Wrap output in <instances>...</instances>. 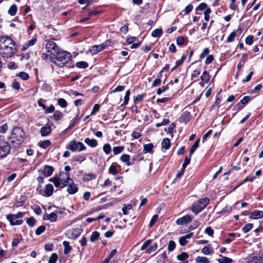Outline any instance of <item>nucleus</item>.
Masks as SVG:
<instances>
[{
  "mask_svg": "<svg viewBox=\"0 0 263 263\" xmlns=\"http://www.w3.org/2000/svg\"><path fill=\"white\" fill-rule=\"evenodd\" d=\"M63 117V114L59 110H57L52 116L53 119L55 121H59Z\"/></svg>",
  "mask_w": 263,
  "mask_h": 263,
  "instance_id": "nucleus-32",
  "label": "nucleus"
},
{
  "mask_svg": "<svg viewBox=\"0 0 263 263\" xmlns=\"http://www.w3.org/2000/svg\"><path fill=\"white\" fill-rule=\"evenodd\" d=\"M63 243L64 247V253L65 254H67L70 252L71 248L69 245V242L67 241H64Z\"/></svg>",
  "mask_w": 263,
  "mask_h": 263,
  "instance_id": "nucleus-28",
  "label": "nucleus"
},
{
  "mask_svg": "<svg viewBox=\"0 0 263 263\" xmlns=\"http://www.w3.org/2000/svg\"><path fill=\"white\" fill-rule=\"evenodd\" d=\"M157 247H158V245L156 243H155V244H154L153 246H152L151 247H150L146 251V252L148 254H150L152 252H154L156 250V249H157Z\"/></svg>",
  "mask_w": 263,
  "mask_h": 263,
  "instance_id": "nucleus-50",
  "label": "nucleus"
},
{
  "mask_svg": "<svg viewBox=\"0 0 263 263\" xmlns=\"http://www.w3.org/2000/svg\"><path fill=\"white\" fill-rule=\"evenodd\" d=\"M130 95V91L129 90H127L125 93V95L124 96V103L122 105H126L128 103Z\"/></svg>",
  "mask_w": 263,
  "mask_h": 263,
  "instance_id": "nucleus-53",
  "label": "nucleus"
},
{
  "mask_svg": "<svg viewBox=\"0 0 263 263\" xmlns=\"http://www.w3.org/2000/svg\"><path fill=\"white\" fill-rule=\"evenodd\" d=\"M170 140L168 138H164L161 143L162 148L167 149L170 146Z\"/></svg>",
  "mask_w": 263,
  "mask_h": 263,
  "instance_id": "nucleus-23",
  "label": "nucleus"
},
{
  "mask_svg": "<svg viewBox=\"0 0 263 263\" xmlns=\"http://www.w3.org/2000/svg\"><path fill=\"white\" fill-rule=\"evenodd\" d=\"M25 133L23 128L20 127H15L12 130L10 137L11 143L18 145L23 142Z\"/></svg>",
  "mask_w": 263,
  "mask_h": 263,
  "instance_id": "nucleus-4",
  "label": "nucleus"
},
{
  "mask_svg": "<svg viewBox=\"0 0 263 263\" xmlns=\"http://www.w3.org/2000/svg\"><path fill=\"white\" fill-rule=\"evenodd\" d=\"M236 35V33L235 31L232 32L230 33V34L228 36V37H227L226 42L228 43L232 42V41H233Z\"/></svg>",
  "mask_w": 263,
  "mask_h": 263,
  "instance_id": "nucleus-44",
  "label": "nucleus"
},
{
  "mask_svg": "<svg viewBox=\"0 0 263 263\" xmlns=\"http://www.w3.org/2000/svg\"><path fill=\"white\" fill-rule=\"evenodd\" d=\"M53 191V187L51 184H48L46 185L45 189V194L46 196L49 197L52 195Z\"/></svg>",
  "mask_w": 263,
  "mask_h": 263,
  "instance_id": "nucleus-19",
  "label": "nucleus"
},
{
  "mask_svg": "<svg viewBox=\"0 0 263 263\" xmlns=\"http://www.w3.org/2000/svg\"><path fill=\"white\" fill-rule=\"evenodd\" d=\"M205 233L209 235V236H213L214 234V231L210 227H207L205 230Z\"/></svg>",
  "mask_w": 263,
  "mask_h": 263,
  "instance_id": "nucleus-63",
  "label": "nucleus"
},
{
  "mask_svg": "<svg viewBox=\"0 0 263 263\" xmlns=\"http://www.w3.org/2000/svg\"><path fill=\"white\" fill-rule=\"evenodd\" d=\"M192 220V217L190 215H185L176 220V223L178 225H183L190 222Z\"/></svg>",
  "mask_w": 263,
  "mask_h": 263,
  "instance_id": "nucleus-10",
  "label": "nucleus"
},
{
  "mask_svg": "<svg viewBox=\"0 0 263 263\" xmlns=\"http://www.w3.org/2000/svg\"><path fill=\"white\" fill-rule=\"evenodd\" d=\"M202 252L205 255H209L212 253V251L209 247L205 246L202 249Z\"/></svg>",
  "mask_w": 263,
  "mask_h": 263,
  "instance_id": "nucleus-58",
  "label": "nucleus"
},
{
  "mask_svg": "<svg viewBox=\"0 0 263 263\" xmlns=\"http://www.w3.org/2000/svg\"><path fill=\"white\" fill-rule=\"evenodd\" d=\"M36 220L33 217H30L29 218H27L26 220V222L28 224V225L30 227H33L36 223Z\"/></svg>",
  "mask_w": 263,
  "mask_h": 263,
  "instance_id": "nucleus-43",
  "label": "nucleus"
},
{
  "mask_svg": "<svg viewBox=\"0 0 263 263\" xmlns=\"http://www.w3.org/2000/svg\"><path fill=\"white\" fill-rule=\"evenodd\" d=\"M162 34V30L157 28L152 32L151 35L154 37H159Z\"/></svg>",
  "mask_w": 263,
  "mask_h": 263,
  "instance_id": "nucleus-26",
  "label": "nucleus"
},
{
  "mask_svg": "<svg viewBox=\"0 0 263 263\" xmlns=\"http://www.w3.org/2000/svg\"><path fill=\"white\" fill-rule=\"evenodd\" d=\"M250 217L252 219H259L262 218L263 217V212L258 210L254 211L251 213Z\"/></svg>",
  "mask_w": 263,
  "mask_h": 263,
  "instance_id": "nucleus-17",
  "label": "nucleus"
},
{
  "mask_svg": "<svg viewBox=\"0 0 263 263\" xmlns=\"http://www.w3.org/2000/svg\"><path fill=\"white\" fill-rule=\"evenodd\" d=\"M100 107V106L99 104H95V105L93 106L92 110L91 112V115H92L95 114L97 111H99Z\"/></svg>",
  "mask_w": 263,
  "mask_h": 263,
  "instance_id": "nucleus-62",
  "label": "nucleus"
},
{
  "mask_svg": "<svg viewBox=\"0 0 263 263\" xmlns=\"http://www.w3.org/2000/svg\"><path fill=\"white\" fill-rule=\"evenodd\" d=\"M200 78L204 83H208L210 81V76L207 71H204L203 72Z\"/></svg>",
  "mask_w": 263,
  "mask_h": 263,
  "instance_id": "nucleus-22",
  "label": "nucleus"
},
{
  "mask_svg": "<svg viewBox=\"0 0 263 263\" xmlns=\"http://www.w3.org/2000/svg\"><path fill=\"white\" fill-rule=\"evenodd\" d=\"M109 172L110 173L113 174V175H116L118 173V171L116 168V166L112 165L110 166L109 168Z\"/></svg>",
  "mask_w": 263,
  "mask_h": 263,
  "instance_id": "nucleus-54",
  "label": "nucleus"
},
{
  "mask_svg": "<svg viewBox=\"0 0 263 263\" xmlns=\"http://www.w3.org/2000/svg\"><path fill=\"white\" fill-rule=\"evenodd\" d=\"M176 42L178 45H182L184 43V38L183 36H180L177 38Z\"/></svg>",
  "mask_w": 263,
  "mask_h": 263,
  "instance_id": "nucleus-61",
  "label": "nucleus"
},
{
  "mask_svg": "<svg viewBox=\"0 0 263 263\" xmlns=\"http://www.w3.org/2000/svg\"><path fill=\"white\" fill-rule=\"evenodd\" d=\"M58 104L62 107L65 108L67 106V103L64 99L60 98L58 100Z\"/></svg>",
  "mask_w": 263,
  "mask_h": 263,
  "instance_id": "nucleus-45",
  "label": "nucleus"
},
{
  "mask_svg": "<svg viewBox=\"0 0 263 263\" xmlns=\"http://www.w3.org/2000/svg\"><path fill=\"white\" fill-rule=\"evenodd\" d=\"M57 215L54 212H52L50 214H46L45 215L44 219L48 220L52 222H54L57 221Z\"/></svg>",
  "mask_w": 263,
  "mask_h": 263,
  "instance_id": "nucleus-15",
  "label": "nucleus"
},
{
  "mask_svg": "<svg viewBox=\"0 0 263 263\" xmlns=\"http://www.w3.org/2000/svg\"><path fill=\"white\" fill-rule=\"evenodd\" d=\"M188 257L189 255L186 252H182L180 254L177 256V259L181 261L186 260V259Z\"/></svg>",
  "mask_w": 263,
  "mask_h": 263,
  "instance_id": "nucleus-30",
  "label": "nucleus"
},
{
  "mask_svg": "<svg viewBox=\"0 0 263 263\" xmlns=\"http://www.w3.org/2000/svg\"><path fill=\"white\" fill-rule=\"evenodd\" d=\"M201 72L200 68H197L193 71L191 74V79L193 80L195 78H197Z\"/></svg>",
  "mask_w": 263,
  "mask_h": 263,
  "instance_id": "nucleus-41",
  "label": "nucleus"
},
{
  "mask_svg": "<svg viewBox=\"0 0 263 263\" xmlns=\"http://www.w3.org/2000/svg\"><path fill=\"white\" fill-rule=\"evenodd\" d=\"M51 132V126L46 124L44 125L40 130V133L42 136L45 137L48 136Z\"/></svg>",
  "mask_w": 263,
  "mask_h": 263,
  "instance_id": "nucleus-11",
  "label": "nucleus"
},
{
  "mask_svg": "<svg viewBox=\"0 0 263 263\" xmlns=\"http://www.w3.org/2000/svg\"><path fill=\"white\" fill-rule=\"evenodd\" d=\"M22 240V237L21 236H18L16 238H14L12 242V246L14 247H16L17 245L19 243V242Z\"/></svg>",
  "mask_w": 263,
  "mask_h": 263,
  "instance_id": "nucleus-48",
  "label": "nucleus"
},
{
  "mask_svg": "<svg viewBox=\"0 0 263 263\" xmlns=\"http://www.w3.org/2000/svg\"><path fill=\"white\" fill-rule=\"evenodd\" d=\"M18 76L23 80H27L29 79L28 74L25 72H20Z\"/></svg>",
  "mask_w": 263,
  "mask_h": 263,
  "instance_id": "nucleus-52",
  "label": "nucleus"
},
{
  "mask_svg": "<svg viewBox=\"0 0 263 263\" xmlns=\"http://www.w3.org/2000/svg\"><path fill=\"white\" fill-rule=\"evenodd\" d=\"M124 146H115L113 148V152L114 155H116L118 154H120L123 152L124 150Z\"/></svg>",
  "mask_w": 263,
  "mask_h": 263,
  "instance_id": "nucleus-33",
  "label": "nucleus"
},
{
  "mask_svg": "<svg viewBox=\"0 0 263 263\" xmlns=\"http://www.w3.org/2000/svg\"><path fill=\"white\" fill-rule=\"evenodd\" d=\"M190 160H191L190 155L189 156V157H186L185 158L184 162L182 164V167H183V170H184L185 168L187 166V165L189 164V163L190 162Z\"/></svg>",
  "mask_w": 263,
  "mask_h": 263,
  "instance_id": "nucleus-57",
  "label": "nucleus"
},
{
  "mask_svg": "<svg viewBox=\"0 0 263 263\" xmlns=\"http://www.w3.org/2000/svg\"><path fill=\"white\" fill-rule=\"evenodd\" d=\"M248 263H263V258L260 256H254L249 259Z\"/></svg>",
  "mask_w": 263,
  "mask_h": 263,
  "instance_id": "nucleus-21",
  "label": "nucleus"
},
{
  "mask_svg": "<svg viewBox=\"0 0 263 263\" xmlns=\"http://www.w3.org/2000/svg\"><path fill=\"white\" fill-rule=\"evenodd\" d=\"M84 142L91 147H95L98 145V142L94 139L86 138L85 139Z\"/></svg>",
  "mask_w": 263,
  "mask_h": 263,
  "instance_id": "nucleus-18",
  "label": "nucleus"
},
{
  "mask_svg": "<svg viewBox=\"0 0 263 263\" xmlns=\"http://www.w3.org/2000/svg\"><path fill=\"white\" fill-rule=\"evenodd\" d=\"M17 11V6L15 5H12L8 10V13L11 16L14 15Z\"/></svg>",
  "mask_w": 263,
  "mask_h": 263,
  "instance_id": "nucleus-35",
  "label": "nucleus"
},
{
  "mask_svg": "<svg viewBox=\"0 0 263 263\" xmlns=\"http://www.w3.org/2000/svg\"><path fill=\"white\" fill-rule=\"evenodd\" d=\"M176 248V243L173 240L170 241L168 247H167V250L170 251H173Z\"/></svg>",
  "mask_w": 263,
  "mask_h": 263,
  "instance_id": "nucleus-40",
  "label": "nucleus"
},
{
  "mask_svg": "<svg viewBox=\"0 0 263 263\" xmlns=\"http://www.w3.org/2000/svg\"><path fill=\"white\" fill-rule=\"evenodd\" d=\"M209 53V49L208 48H204L202 53L200 55V58L203 59L208 55Z\"/></svg>",
  "mask_w": 263,
  "mask_h": 263,
  "instance_id": "nucleus-55",
  "label": "nucleus"
},
{
  "mask_svg": "<svg viewBox=\"0 0 263 263\" xmlns=\"http://www.w3.org/2000/svg\"><path fill=\"white\" fill-rule=\"evenodd\" d=\"M193 6L192 4L188 5L184 9V12L185 14H189L192 10Z\"/></svg>",
  "mask_w": 263,
  "mask_h": 263,
  "instance_id": "nucleus-59",
  "label": "nucleus"
},
{
  "mask_svg": "<svg viewBox=\"0 0 263 263\" xmlns=\"http://www.w3.org/2000/svg\"><path fill=\"white\" fill-rule=\"evenodd\" d=\"M196 261L197 262H200V263H208L209 261L208 258L206 257H201L198 256L196 258Z\"/></svg>",
  "mask_w": 263,
  "mask_h": 263,
  "instance_id": "nucleus-42",
  "label": "nucleus"
},
{
  "mask_svg": "<svg viewBox=\"0 0 263 263\" xmlns=\"http://www.w3.org/2000/svg\"><path fill=\"white\" fill-rule=\"evenodd\" d=\"M218 261L219 263H231L232 260L227 257H222L221 258H219L218 259Z\"/></svg>",
  "mask_w": 263,
  "mask_h": 263,
  "instance_id": "nucleus-37",
  "label": "nucleus"
},
{
  "mask_svg": "<svg viewBox=\"0 0 263 263\" xmlns=\"http://www.w3.org/2000/svg\"><path fill=\"white\" fill-rule=\"evenodd\" d=\"M67 148L72 152H81L86 148L84 145L80 142H77L75 140H72L68 143Z\"/></svg>",
  "mask_w": 263,
  "mask_h": 263,
  "instance_id": "nucleus-7",
  "label": "nucleus"
},
{
  "mask_svg": "<svg viewBox=\"0 0 263 263\" xmlns=\"http://www.w3.org/2000/svg\"><path fill=\"white\" fill-rule=\"evenodd\" d=\"M100 236V234L97 231L93 232L90 236V240L91 242H95L96 240H97Z\"/></svg>",
  "mask_w": 263,
  "mask_h": 263,
  "instance_id": "nucleus-31",
  "label": "nucleus"
},
{
  "mask_svg": "<svg viewBox=\"0 0 263 263\" xmlns=\"http://www.w3.org/2000/svg\"><path fill=\"white\" fill-rule=\"evenodd\" d=\"M46 229V228L44 226H41L39 227L36 231H35V234L37 235H41L42 233H43Z\"/></svg>",
  "mask_w": 263,
  "mask_h": 263,
  "instance_id": "nucleus-47",
  "label": "nucleus"
},
{
  "mask_svg": "<svg viewBox=\"0 0 263 263\" xmlns=\"http://www.w3.org/2000/svg\"><path fill=\"white\" fill-rule=\"evenodd\" d=\"M54 171V168L52 166L50 165H45L43 173L46 177H49L51 176Z\"/></svg>",
  "mask_w": 263,
  "mask_h": 263,
  "instance_id": "nucleus-16",
  "label": "nucleus"
},
{
  "mask_svg": "<svg viewBox=\"0 0 263 263\" xmlns=\"http://www.w3.org/2000/svg\"><path fill=\"white\" fill-rule=\"evenodd\" d=\"M208 7V5L205 3H201L196 8V11H202Z\"/></svg>",
  "mask_w": 263,
  "mask_h": 263,
  "instance_id": "nucleus-49",
  "label": "nucleus"
},
{
  "mask_svg": "<svg viewBox=\"0 0 263 263\" xmlns=\"http://www.w3.org/2000/svg\"><path fill=\"white\" fill-rule=\"evenodd\" d=\"M24 213L19 212L16 214H8L7 215V219L10 222L11 226L21 225L23 221L22 219H18L14 222V220L17 218H21L23 216Z\"/></svg>",
  "mask_w": 263,
  "mask_h": 263,
  "instance_id": "nucleus-6",
  "label": "nucleus"
},
{
  "mask_svg": "<svg viewBox=\"0 0 263 263\" xmlns=\"http://www.w3.org/2000/svg\"><path fill=\"white\" fill-rule=\"evenodd\" d=\"M158 218V215H157V214L154 215L152 217V219H151V221H150V222H149V227L150 228H151V227H153V226L155 224V223L156 222V221L157 220Z\"/></svg>",
  "mask_w": 263,
  "mask_h": 263,
  "instance_id": "nucleus-51",
  "label": "nucleus"
},
{
  "mask_svg": "<svg viewBox=\"0 0 263 263\" xmlns=\"http://www.w3.org/2000/svg\"><path fill=\"white\" fill-rule=\"evenodd\" d=\"M232 210V208L230 206H227L223 208V209L220 211V213L223 214L224 215H227L230 213Z\"/></svg>",
  "mask_w": 263,
  "mask_h": 263,
  "instance_id": "nucleus-39",
  "label": "nucleus"
},
{
  "mask_svg": "<svg viewBox=\"0 0 263 263\" xmlns=\"http://www.w3.org/2000/svg\"><path fill=\"white\" fill-rule=\"evenodd\" d=\"M129 159H130V156L127 154H123L120 157V160L123 162H126V164L128 166L131 165L132 164H133L134 163V162H133L132 163L131 162H130L129 161Z\"/></svg>",
  "mask_w": 263,
  "mask_h": 263,
  "instance_id": "nucleus-20",
  "label": "nucleus"
},
{
  "mask_svg": "<svg viewBox=\"0 0 263 263\" xmlns=\"http://www.w3.org/2000/svg\"><path fill=\"white\" fill-rule=\"evenodd\" d=\"M36 39L35 37L32 38L31 40L27 41L22 46V50L23 51L26 50L29 47L34 45L36 42Z\"/></svg>",
  "mask_w": 263,
  "mask_h": 263,
  "instance_id": "nucleus-13",
  "label": "nucleus"
},
{
  "mask_svg": "<svg viewBox=\"0 0 263 263\" xmlns=\"http://www.w3.org/2000/svg\"><path fill=\"white\" fill-rule=\"evenodd\" d=\"M154 145L152 143L145 144L143 147L144 153H151L153 151Z\"/></svg>",
  "mask_w": 263,
  "mask_h": 263,
  "instance_id": "nucleus-27",
  "label": "nucleus"
},
{
  "mask_svg": "<svg viewBox=\"0 0 263 263\" xmlns=\"http://www.w3.org/2000/svg\"><path fill=\"white\" fill-rule=\"evenodd\" d=\"M168 89V86L167 85H165V86H163L161 88H159L157 89V93L158 95H160L162 92L165 91Z\"/></svg>",
  "mask_w": 263,
  "mask_h": 263,
  "instance_id": "nucleus-56",
  "label": "nucleus"
},
{
  "mask_svg": "<svg viewBox=\"0 0 263 263\" xmlns=\"http://www.w3.org/2000/svg\"><path fill=\"white\" fill-rule=\"evenodd\" d=\"M199 142H200V139L199 138L196 140L194 144L192 146V147L190 149V157H191L192 154L196 151V148L199 146Z\"/></svg>",
  "mask_w": 263,
  "mask_h": 263,
  "instance_id": "nucleus-25",
  "label": "nucleus"
},
{
  "mask_svg": "<svg viewBox=\"0 0 263 263\" xmlns=\"http://www.w3.org/2000/svg\"><path fill=\"white\" fill-rule=\"evenodd\" d=\"M103 152L107 155L109 154L111 152V146L108 143H106L103 147Z\"/></svg>",
  "mask_w": 263,
  "mask_h": 263,
  "instance_id": "nucleus-38",
  "label": "nucleus"
},
{
  "mask_svg": "<svg viewBox=\"0 0 263 263\" xmlns=\"http://www.w3.org/2000/svg\"><path fill=\"white\" fill-rule=\"evenodd\" d=\"M45 48L47 50V52H50V53H55L60 50L58 45L52 40L47 41Z\"/></svg>",
  "mask_w": 263,
  "mask_h": 263,
  "instance_id": "nucleus-9",
  "label": "nucleus"
},
{
  "mask_svg": "<svg viewBox=\"0 0 263 263\" xmlns=\"http://www.w3.org/2000/svg\"><path fill=\"white\" fill-rule=\"evenodd\" d=\"M209 198H205L199 200L197 202L194 203L192 206V211L196 214H197L209 204Z\"/></svg>",
  "mask_w": 263,
  "mask_h": 263,
  "instance_id": "nucleus-5",
  "label": "nucleus"
},
{
  "mask_svg": "<svg viewBox=\"0 0 263 263\" xmlns=\"http://www.w3.org/2000/svg\"><path fill=\"white\" fill-rule=\"evenodd\" d=\"M253 228V224L248 223L246 224L242 228V231L246 233L249 232Z\"/></svg>",
  "mask_w": 263,
  "mask_h": 263,
  "instance_id": "nucleus-36",
  "label": "nucleus"
},
{
  "mask_svg": "<svg viewBox=\"0 0 263 263\" xmlns=\"http://www.w3.org/2000/svg\"><path fill=\"white\" fill-rule=\"evenodd\" d=\"M253 42V37L251 35L247 36L246 39V43L248 45H251Z\"/></svg>",
  "mask_w": 263,
  "mask_h": 263,
  "instance_id": "nucleus-64",
  "label": "nucleus"
},
{
  "mask_svg": "<svg viewBox=\"0 0 263 263\" xmlns=\"http://www.w3.org/2000/svg\"><path fill=\"white\" fill-rule=\"evenodd\" d=\"M67 191L69 194H74L78 192V187L74 184L73 181H72V183H68Z\"/></svg>",
  "mask_w": 263,
  "mask_h": 263,
  "instance_id": "nucleus-14",
  "label": "nucleus"
},
{
  "mask_svg": "<svg viewBox=\"0 0 263 263\" xmlns=\"http://www.w3.org/2000/svg\"><path fill=\"white\" fill-rule=\"evenodd\" d=\"M58 259V255L55 253H52L48 260V263H55Z\"/></svg>",
  "mask_w": 263,
  "mask_h": 263,
  "instance_id": "nucleus-46",
  "label": "nucleus"
},
{
  "mask_svg": "<svg viewBox=\"0 0 263 263\" xmlns=\"http://www.w3.org/2000/svg\"><path fill=\"white\" fill-rule=\"evenodd\" d=\"M179 242L180 246H184L187 243V241L186 239L184 238V237L181 236L179 239Z\"/></svg>",
  "mask_w": 263,
  "mask_h": 263,
  "instance_id": "nucleus-60",
  "label": "nucleus"
},
{
  "mask_svg": "<svg viewBox=\"0 0 263 263\" xmlns=\"http://www.w3.org/2000/svg\"><path fill=\"white\" fill-rule=\"evenodd\" d=\"M106 46V45H104L103 44L94 45L91 47L90 51L93 54H96L102 51L103 49L105 48Z\"/></svg>",
  "mask_w": 263,
  "mask_h": 263,
  "instance_id": "nucleus-12",
  "label": "nucleus"
},
{
  "mask_svg": "<svg viewBox=\"0 0 263 263\" xmlns=\"http://www.w3.org/2000/svg\"><path fill=\"white\" fill-rule=\"evenodd\" d=\"M17 47L14 41L8 36L0 37V55L5 58L12 57L16 52Z\"/></svg>",
  "mask_w": 263,
  "mask_h": 263,
  "instance_id": "nucleus-1",
  "label": "nucleus"
},
{
  "mask_svg": "<svg viewBox=\"0 0 263 263\" xmlns=\"http://www.w3.org/2000/svg\"><path fill=\"white\" fill-rule=\"evenodd\" d=\"M96 175L93 174H87L83 176V180L84 181H89L96 178Z\"/></svg>",
  "mask_w": 263,
  "mask_h": 263,
  "instance_id": "nucleus-24",
  "label": "nucleus"
},
{
  "mask_svg": "<svg viewBox=\"0 0 263 263\" xmlns=\"http://www.w3.org/2000/svg\"><path fill=\"white\" fill-rule=\"evenodd\" d=\"M51 144V142L48 140H44L40 142L39 146L44 149L46 148L48 146H49Z\"/></svg>",
  "mask_w": 263,
  "mask_h": 263,
  "instance_id": "nucleus-34",
  "label": "nucleus"
},
{
  "mask_svg": "<svg viewBox=\"0 0 263 263\" xmlns=\"http://www.w3.org/2000/svg\"><path fill=\"white\" fill-rule=\"evenodd\" d=\"M76 66L79 68L84 69L88 66L87 62L84 61L78 62L76 63Z\"/></svg>",
  "mask_w": 263,
  "mask_h": 263,
  "instance_id": "nucleus-29",
  "label": "nucleus"
},
{
  "mask_svg": "<svg viewBox=\"0 0 263 263\" xmlns=\"http://www.w3.org/2000/svg\"><path fill=\"white\" fill-rule=\"evenodd\" d=\"M49 181L52 182L57 187L61 189L67 186L68 183H72V180L70 178L69 174L64 172H60L58 177L50 178Z\"/></svg>",
  "mask_w": 263,
  "mask_h": 263,
  "instance_id": "nucleus-3",
  "label": "nucleus"
},
{
  "mask_svg": "<svg viewBox=\"0 0 263 263\" xmlns=\"http://www.w3.org/2000/svg\"><path fill=\"white\" fill-rule=\"evenodd\" d=\"M10 151V146L6 141L0 140V158L7 156Z\"/></svg>",
  "mask_w": 263,
  "mask_h": 263,
  "instance_id": "nucleus-8",
  "label": "nucleus"
},
{
  "mask_svg": "<svg viewBox=\"0 0 263 263\" xmlns=\"http://www.w3.org/2000/svg\"><path fill=\"white\" fill-rule=\"evenodd\" d=\"M71 59L70 52L60 49L55 53H50V55L51 62L60 67H63Z\"/></svg>",
  "mask_w": 263,
  "mask_h": 263,
  "instance_id": "nucleus-2",
  "label": "nucleus"
}]
</instances>
